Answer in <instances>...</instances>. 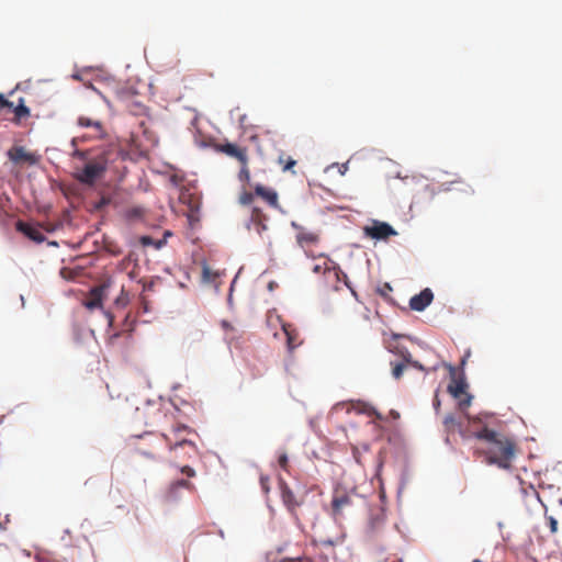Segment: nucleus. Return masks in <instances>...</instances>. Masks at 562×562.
<instances>
[{
	"instance_id": "obj_8",
	"label": "nucleus",
	"mask_w": 562,
	"mask_h": 562,
	"mask_svg": "<svg viewBox=\"0 0 562 562\" xmlns=\"http://www.w3.org/2000/svg\"><path fill=\"white\" fill-rule=\"evenodd\" d=\"M215 149L218 153L225 154L226 156L236 159L241 165L248 164L247 149L232 143L216 144Z\"/></svg>"
},
{
	"instance_id": "obj_28",
	"label": "nucleus",
	"mask_w": 562,
	"mask_h": 562,
	"mask_svg": "<svg viewBox=\"0 0 562 562\" xmlns=\"http://www.w3.org/2000/svg\"><path fill=\"white\" fill-rule=\"evenodd\" d=\"M5 108H8V109L13 108V103H12L11 101L7 100V99L4 98V95L0 93V112H1L3 109H5Z\"/></svg>"
},
{
	"instance_id": "obj_27",
	"label": "nucleus",
	"mask_w": 562,
	"mask_h": 562,
	"mask_svg": "<svg viewBox=\"0 0 562 562\" xmlns=\"http://www.w3.org/2000/svg\"><path fill=\"white\" fill-rule=\"evenodd\" d=\"M249 179H250V172H249L247 165H241V169L239 171V180L249 181Z\"/></svg>"
},
{
	"instance_id": "obj_34",
	"label": "nucleus",
	"mask_w": 562,
	"mask_h": 562,
	"mask_svg": "<svg viewBox=\"0 0 562 562\" xmlns=\"http://www.w3.org/2000/svg\"><path fill=\"white\" fill-rule=\"evenodd\" d=\"M548 520H549V526H550L551 532L552 533L557 532V530H558V521H557V519L553 518V517H549Z\"/></svg>"
},
{
	"instance_id": "obj_43",
	"label": "nucleus",
	"mask_w": 562,
	"mask_h": 562,
	"mask_svg": "<svg viewBox=\"0 0 562 562\" xmlns=\"http://www.w3.org/2000/svg\"><path fill=\"white\" fill-rule=\"evenodd\" d=\"M89 336L94 340V331L93 330H89Z\"/></svg>"
},
{
	"instance_id": "obj_9",
	"label": "nucleus",
	"mask_w": 562,
	"mask_h": 562,
	"mask_svg": "<svg viewBox=\"0 0 562 562\" xmlns=\"http://www.w3.org/2000/svg\"><path fill=\"white\" fill-rule=\"evenodd\" d=\"M268 217L261 209L255 206L251 209L249 221L247 223L248 229H254L260 237L268 231Z\"/></svg>"
},
{
	"instance_id": "obj_38",
	"label": "nucleus",
	"mask_w": 562,
	"mask_h": 562,
	"mask_svg": "<svg viewBox=\"0 0 562 562\" xmlns=\"http://www.w3.org/2000/svg\"><path fill=\"white\" fill-rule=\"evenodd\" d=\"M284 331H285V334H286V336H288V345H289V348H291V349L295 348V347H296V344H294V341H293V340H294V337H292V335L288 331V329H286V328H284Z\"/></svg>"
},
{
	"instance_id": "obj_39",
	"label": "nucleus",
	"mask_w": 562,
	"mask_h": 562,
	"mask_svg": "<svg viewBox=\"0 0 562 562\" xmlns=\"http://www.w3.org/2000/svg\"><path fill=\"white\" fill-rule=\"evenodd\" d=\"M456 184H464L463 181L461 179H458V180H453L449 183V187H447L445 190H452V186H456Z\"/></svg>"
},
{
	"instance_id": "obj_46",
	"label": "nucleus",
	"mask_w": 562,
	"mask_h": 562,
	"mask_svg": "<svg viewBox=\"0 0 562 562\" xmlns=\"http://www.w3.org/2000/svg\"><path fill=\"white\" fill-rule=\"evenodd\" d=\"M467 189H464V192H468V189L472 192V189L470 188V186L465 184Z\"/></svg>"
},
{
	"instance_id": "obj_40",
	"label": "nucleus",
	"mask_w": 562,
	"mask_h": 562,
	"mask_svg": "<svg viewBox=\"0 0 562 562\" xmlns=\"http://www.w3.org/2000/svg\"><path fill=\"white\" fill-rule=\"evenodd\" d=\"M340 274H341V276L344 277V279H345V284L349 288V290H352V286H350V285H349V283H348L347 274H346V273H344V272H342V273H340Z\"/></svg>"
},
{
	"instance_id": "obj_24",
	"label": "nucleus",
	"mask_w": 562,
	"mask_h": 562,
	"mask_svg": "<svg viewBox=\"0 0 562 562\" xmlns=\"http://www.w3.org/2000/svg\"><path fill=\"white\" fill-rule=\"evenodd\" d=\"M255 195H256V194H255V193H252V192L244 191V192L239 195L238 201H239V203H240L241 205H250V204L254 202V200H255Z\"/></svg>"
},
{
	"instance_id": "obj_1",
	"label": "nucleus",
	"mask_w": 562,
	"mask_h": 562,
	"mask_svg": "<svg viewBox=\"0 0 562 562\" xmlns=\"http://www.w3.org/2000/svg\"><path fill=\"white\" fill-rule=\"evenodd\" d=\"M473 437L479 441V446L475 447V454L483 456L487 464L504 470L512 468L516 456V443L512 438L486 426L473 432Z\"/></svg>"
},
{
	"instance_id": "obj_25",
	"label": "nucleus",
	"mask_w": 562,
	"mask_h": 562,
	"mask_svg": "<svg viewBox=\"0 0 562 562\" xmlns=\"http://www.w3.org/2000/svg\"><path fill=\"white\" fill-rule=\"evenodd\" d=\"M405 368V363H395L392 369V375L394 379L398 380L402 376Z\"/></svg>"
},
{
	"instance_id": "obj_2",
	"label": "nucleus",
	"mask_w": 562,
	"mask_h": 562,
	"mask_svg": "<svg viewBox=\"0 0 562 562\" xmlns=\"http://www.w3.org/2000/svg\"><path fill=\"white\" fill-rule=\"evenodd\" d=\"M131 113V125H136L130 134L127 143L135 149L147 148L148 146L157 143L155 133L150 130L151 119L147 113V108L138 102H132L128 104Z\"/></svg>"
},
{
	"instance_id": "obj_35",
	"label": "nucleus",
	"mask_w": 562,
	"mask_h": 562,
	"mask_svg": "<svg viewBox=\"0 0 562 562\" xmlns=\"http://www.w3.org/2000/svg\"><path fill=\"white\" fill-rule=\"evenodd\" d=\"M10 522L9 515H4L3 517L0 515V529H7V525Z\"/></svg>"
},
{
	"instance_id": "obj_3",
	"label": "nucleus",
	"mask_w": 562,
	"mask_h": 562,
	"mask_svg": "<svg viewBox=\"0 0 562 562\" xmlns=\"http://www.w3.org/2000/svg\"><path fill=\"white\" fill-rule=\"evenodd\" d=\"M192 430L186 425H177L170 434H162L169 449L177 452L179 449L186 450L184 456L191 458L198 453L196 445L188 439L183 434L189 435Z\"/></svg>"
},
{
	"instance_id": "obj_5",
	"label": "nucleus",
	"mask_w": 562,
	"mask_h": 562,
	"mask_svg": "<svg viewBox=\"0 0 562 562\" xmlns=\"http://www.w3.org/2000/svg\"><path fill=\"white\" fill-rule=\"evenodd\" d=\"M363 233L367 237L376 240H386L391 236H396L397 232L386 222L373 220L371 225L363 227Z\"/></svg>"
},
{
	"instance_id": "obj_14",
	"label": "nucleus",
	"mask_w": 562,
	"mask_h": 562,
	"mask_svg": "<svg viewBox=\"0 0 562 562\" xmlns=\"http://www.w3.org/2000/svg\"><path fill=\"white\" fill-rule=\"evenodd\" d=\"M279 485L283 504L291 513H293L301 505V502L297 501L294 493L284 481L281 480Z\"/></svg>"
},
{
	"instance_id": "obj_48",
	"label": "nucleus",
	"mask_w": 562,
	"mask_h": 562,
	"mask_svg": "<svg viewBox=\"0 0 562 562\" xmlns=\"http://www.w3.org/2000/svg\"><path fill=\"white\" fill-rule=\"evenodd\" d=\"M473 562H482V561H481V560H479V559H475Z\"/></svg>"
},
{
	"instance_id": "obj_20",
	"label": "nucleus",
	"mask_w": 562,
	"mask_h": 562,
	"mask_svg": "<svg viewBox=\"0 0 562 562\" xmlns=\"http://www.w3.org/2000/svg\"><path fill=\"white\" fill-rule=\"evenodd\" d=\"M443 426H445V430L448 434H451V432H454L456 430H459L461 436L464 439L470 438V435H468L467 432L462 431L460 423L457 420V418L452 414H448V415L445 416V418H443Z\"/></svg>"
},
{
	"instance_id": "obj_16",
	"label": "nucleus",
	"mask_w": 562,
	"mask_h": 562,
	"mask_svg": "<svg viewBox=\"0 0 562 562\" xmlns=\"http://www.w3.org/2000/svg\"><path fill=\"white\" fill-rule=\"evenodd\" d=\"M102 168L94 164H88L82 171L78 175L80 182L92 184L100 176Z\"/></svg>"
},
{
	"instance_id": "obj_31",
	"label": "nucleus",
	"mask_w": 562,
	"mask_h": 562,
	"mask_svg": "<svg viewBox=\"0 0 562 562\" xmlns=\"http://www.w3.org/2000/svg\"><path fill=\"white\" fill-rule=\"evenodd\" d=\"M127 301H128V297L126 294H122L120 297L116 299L115 301V306L120 307V306H125L127 304Z\"/></svg>"
},
{
	"instance_id": "obj_26",
	"label": "nucleus",
	"mask_w": 562,
	"mask_h": 562,
	"mask_svg": "<svg viewBox=\"0 0 562 562\" xmlns=\"http://www.w3.org/2000/svg\"><path fill=\"white\" fill-rule=\"evenodd\" d=\"M278 463L280 465V468L284 471L288 472L289 470V459H288V456L285 452H282L279 454L278 457Z\"/></svg>"
},
{
	"instance_id": "obj_47",
	"label": "nucleus",
	"mask_w": 562,
	"mask_h": 562,
	"mask_svg": "<svg viewBox=\"0 0 562 562\" xmlns=\"http://www.w3.org/2000/svg\"><path fill=\"white\" fill-rule=\"evenodd\" d=\"M207 272H209V269L205 267V268L203 269V273H204V274H207Z\"/></svg>"
},
{
	"instance_id": "obj_17",
	"label": "nucleus",
	"mask_w": 562,
	"mask_h": 562,
	"mask_svg": "<svg viewBox=\"0 0 562 562\" xmlns=\"http://www.w3.org/2000/svg\"><path fill=\"white\" fill-rule=\"evenodd\" d=\"M180 488L191 490V488H193V484L191 482H189L188 480H183V479L176 480V481L171 482L166 491V494H165L166 499L167 501L177 499L178 491Z\"/></svg>"
},
{
	"instance_id": "obj_32",
	"label": "nucleus",
	"mask_w": 562,
	"mask_h": 562,
	"mask_svg": "<svg viewBox=\"0 0 562 562\" xmlns=\"http://www.w3.org/2000/svg\"><path fill=\"white\" fill-rule=\"evenodd\" d=\"M180 471L189 477H193L195 475V471L189 465L182 467Z\"/></svg>"
},
{
	"instance_id": "obj_10",
	"label": "nucleus",
	"mask_w": 562,
	"mask_h": 562,
	"mask_svg": "<svg viewBox=\"0 0 562 562\" xmlns=\"http://www.w3.org/2000/svg\"><path fill=\"white\" fill-rule=\"evenodd\" d=\"M8 157L14 164L26 162L29 165H34L36 162L35 155L26 151L22 146L11 147L8 150Z\"/></svg>"
},
{
	"instance_id": "obj_45",
	"label": "nucleus",
	"mask_w": 562,
	"mask_h": 562,
	"mask_svg": "<svg viewBox=\"0 0 562 562\" xmlns=\"http://www.w3.org/2000/svg\"><path fill=\"white\" fill-rule=\"evenodd\" d=\"M467 189H464V192H468V189L472 192V189L470 188V186L465 184Z\"/></svg>"
},
{
	"instance_id": "obj_23",
	"label": "nucleus",
	"mask_w": 562,
	"mask_h": 562,
	"mask_svg": "<svg viewBox=\"0 0 562 562\" xmlns=\"http://www.w3.org/2000/svg\"><path fill=\"white\" fill-rule=\"evenodd\" d=\"M78 124L83 127L93 126L98 133H102V123L100 121L94 122L88 117L81 116L78 119Z\"/></svg>"
},
{
	"instance_id": "obj_11",
	"label": "nucleus",
	"mask_w": 562,
	"mask_h": 562,
	"mask_svg": "<svg viewBox=\"0 0 562 562\" xmlns=\"http://www.w3.org/2000/svg\"><path fill=\"white\" fill-rule=\"evenodd\" d=\"M434 300V294L430 289L426 288L420 293L414 295L409 300V307L413 311H424Z\"/></svg>"
},
{
	"instance_id": "obj_19",
	"label": "nucleus",
	"mask_w": 562,
	"mask_h": 562,
	"mask_svg": "<svg viewBox=\"0 0 562 562\" xmlns=\"http://www.w3.org/2000/svg\"><path fill=\"white\" fill-rule=\"evenodd\" d=\"M171 232L169 231H166L164 233V237L160 238V239H155L153 238L151 236H142L139 238V243L142 244V246L144 247H154L155 249H160L162 246L166 245L167 243V237L171 236Z\"/></svg>"
},
{
	"instance_id": "obj_42",
	"label": "nucleus",
	"mask_w": 562,
	"mask_h": 562,
	"mask_svg": "<svg viewBox=\"0 0 562 562\" xmlns=\"http://www.w3.org/2000/svg\"><path fill=\"white\" fill-rule=\"evenodd\" d=\"M108 317V325L111 326L113 322V317L110 315V313L106 314Z\"/></svg>"
},
{
	"instance_id": "obj_18",
	"label": "nucleus",
	"mask_w": 562,
	"mask_h": 562,
	"mask_svg": "<svg viewBox=\"0 0 562 562\" xmlns=\"http://www.w3.org/2000/svg\"><path fill=\"white\" fill-rule=\"evenodd\" d=\"M330 261L325 258L323 262L315 263L312 268L313 272L316 274L323 273V274H329L333 276L336 280L340 279V273L342 271L338 267H330Z\"/></svg>"
},
{
	"instance_id": "obj_13",
	"label": "nucleus",
	"mask_w": 562,
	"mask_h": 562,
	"mask_svg": "<svg viewBox=\"0 0 562 562\" xmlns=\"http://www.w3.org/2000/svg\"><path fill=\"white\" fill-rule=\"evenodd\" d=\"M105 283H101L98 286H94L90 290L86 301L85 305L89 310L93 308H101L102 307V300L104 294Z\"/></svg>"
},
{
	"instance_id": "obj_6",
	"label": "nucleus",
	"mask_w": 562,
	"mask_h": 562,
	"mask_svg": "<svg viewBox=\"0 0 562 562\" xmlns=\"http://www.w3.org/2000/svg\"><path fill=\"white\" fill-rule=\"evenodd\" d=\"M467 383L463 378L452 376L448 385V392L457 400H459L460 409H467L471 404V395L465 392Z\"/></svg>"
},
{
	"instance_id": "obj_44",
	"label": "nucleus",
	"mask_w": 562,
	"mask_h": 562,
	"mask_svg": "<svg viewBox=\"0 0 562 562\" xmlns=\"http://www.w3.org/2000/svg\"><path fill=\"white\" fill-rule=\"evenodd\" d=\"M449 370H450L451 374L454 375V368L449 366Z\"/></svg>"
},
{
	"instance_id": "obj_4",
	"label": "nucleus",
	"mask_w": 562,
	"mask_h": 562,
	"mask_svg": "<svg viewBox=\"0 0 562 562\" xmlns=\"http://www.w3.org/2000/svg\"><path fill=\"white\" fill-rule=\"evenodd\" d=\"M353 505V493L337 486L331 497V515L335 519L344 516L345 512Z\"/></svg>"
},
{
	"instance_id": "obj_30",
	"label": "nucleus",
	"mask_w": 562,
	"mask_h": 562,
	"mask_svg": "<svg viewBox=\"0 0 562 562\" xmlns=\"http://www.w3.org/2000/svg\"><path fill=\"white\" fill-rule=\"evenodd\" d=\"M364 413L368 414L369 416H375L378 419H382V415L374 408V407H367L364 409Z\"/></svg>"
},
{
	"instance_id": "obj_37",
	"label": "nucleus",
	"mask_w": 562,
	"mask_h": 562,
	"mask_svg": "<svg viewBox=\"0 0 562 562\" xmlns=\"http://www.w3.org/2000/svg\"><path fill=\"white\" fill-rule=\"evenodd\" d=\"M296 562H324V559H323V557H319L318 560H315V559H312V558H308V557H303V558H299L296 560Z\"/></svg>"
},
{
	"instance_id": "obj_41",
	"label": "nucleus",
	"mask_w": 562,
	"mask_h": 562,
	"mask_svg": "<svg viewBox=\"0 0 562 562\" xmlns=\"http://www.w3.org/2000/svg\"><path fill=\"white\" fill-rule=\"evenodd\" d=\"M104 204H105V195H103V194H102V195L100 196V200H99V204H98V205H99V206H102V205H104Z\"/></svg>"
},
{
	"instance_id": "obj_12",
	"label": "nucleus",
	"mask_w": 562,
	"mask_h": 562,
	"mask_svg": "<svg viewBox=\"0 0 562 562\" xmlns=\"http://www.w3.org/2000/svg\"><path fill=\"white\" fill-rule=\"evenodd\" d=\"M255 194L261 198L269 206L273 209H280L279 196L276 190L267 188L262 184H256Z\"/></svg>"
},
{
	"instance_id": "obj_21",
	"label": "nucleus",
	"mask_w": 562,
	"mask_h": 562,
	"mask_svg": "<svg viewBox=\"0 0 562 562\" xmlns=\"http://www.w3.org/2000/svg\"><path fill=\"white\" fill-rule=\"evenodd\" d=\"M145 210L140 206H133L125 211L124 216L128 222H136L143 218Z\"/></svg>"
},
{
	"instance_id": "obj_36",
	"label": "nucleus",
	"mask_w": 562,
	"mask_h": 562,
	"mask_svg": "<svg viewBox=\"0 0 562 562\" xmlns=\"http://www.w3.org/2000/svg\"><path fill=\"white\" fill-rule=\"evenodd\" d=\"M221 326L222 328L226 331V333H229V331H234L235 328L233 327V325L231 323H228L227 321H222L221 322Z\"/></svg>"
},
{
	"instance_id": "obj_7",
	"label": "nucleus",
	"mask_w": 562,
	"mask_h": 562,
	"mask_svg": "<svg viewBox=\"0 0 562 562\" xmlns=\"http://www.w3.org/2000/svg\"><path fill=\"white\" fill-rule=\"evenodd\" d=\"M297 244L303 248L306 256L312 258L324 257L323 254H316L313 251L312 246L319 241V234L316 232L301 229L296 234Z\"/></svg>"
},
{
	"instance_id": "obj_29",
	"label": "nucleus",
	"mask_w": 562,
	"mask_h": 562,
	"mask_svg": "<svg viewBox=\"0 0 562 562\" xmlns=\"http://www.w3.org/2000/svg\"><path fill=\"white\" fill-rule=\"evenodd\" d=\"M405 361L409 364H412L414 368L418 370H424V367L418 361H413L411 359V353L407 352V355L404 357Z\"/></svg>"
},
{
	"instance_id": "obj_15",
	"label": "nucleus",
	"mask_w": 562,
	"mask_h": 562,
	"mask_svg": "<svg viewBox=\"0 0 562 562\" xmlns=\"http://www.w3.org/2000/svg\"><path fill=\"white\" fill-rule=\"evenodd\" d=\"M16 229L35 243H43L45 240V236L37 226L19 221Z\"/></svg>"
},
{
	"instance_id": "obj_22",
	"label": "nucleus",
	"mask_w": 562,
	"mask_h": 562,
	"mask_svg": "<svg viewBox=\"0 0 562 562\" xmlns=\"http://www.w3.org/2000/svg\"><path fill=\"white\" fill-rule=\"evenodd\" d=\"M15 114V121L19 122L22 117L30 115V109L23 103V99L20 100V104L12 108Z\"/></svg>"
},
{
	"instance_id": "obj_33",
	"label": "nucleus",
	"mask_w": 562,
	"mask_h": 562,
	"mask_svg": "<svg viewBox=\"0 0 562 562\" xmlns=\"http://www.w3.org/2000/svg\"><path fill=\"white\" fill-rule=\"evenodd\" d=\"M295 165H296V160H294L292 158H288L286 161L284 162L282 169H283V171H288V170H291Z\"/></svg>"
}]
</instances>
